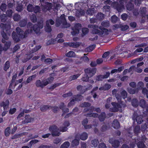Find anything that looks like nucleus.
I'll list each match as a JSON object with an SVG mask.
<instances>
[{"label":"nucleus","mask_w":148,"mask_h":148,"mask_svg":"<svg viewBox=\"0 0 148 148\" xmlns=\"http://www.w3.org/2000/svg\"><path fill=\"white\" fill-rule=\"evenodd\" d=\"M101 26L99 27L98 25L93 24H90L88 27L92 28V33L93 34H97L99 35H102L103 34L106 35L108 34V29L104 27L108 28L110 25L109 22L108 21H103L101 23Z\"/></svg>","instance_id":"1"},{"label":"nucleus","mask_w":148,"mask_h":148,"mask_svg":"<svg viewBox=\"0 0 148 148\" xmlns=\"http://www.w3.org/2000/svg\"><path fill=\"white\" fill-rule=\"evenodd\" d=\"M97 69L96 68H88L84 70L86 74L82 78V80L84 82H87L89 80V77H91L96 73Z\"/></svg>","instance_id":"2"},{"label":"nucleus","mask_w":148,"mask_h":148,"mask_svg":"<svg viewBox=\"0 0 148 148\" xmlns=\"http://www.w3.org/2000/svg\"><path fill=\"white\" fill-rule=\"evenodd\" d=\"M49 130L51 132L52 135L53 136H58L60 135V133L58 132V129L55 125L50 126Z\"/></svg>","instance_id":"3"},{"label":"nucleus","mask_w":148,"mask_h":148,"mask_svg":"<svg viewBox=\"0 0 148 148\" xmlns=\"http://www.w3.org/2000/svg\"><path fill=\"white\" fill-rule=\"evenodd\" d=\"M16 32L14 31L12 32V38L14 41L18 42L21 39L23 38V37H21L22 36L21 35V33L20 32V30H18L17 31L16 30Z\"/></svg>","instance_id":"4"},{"label":"nucleus","mask_w":148,"mask_h":148,"mask_svg":"<svg viewBox=\"0 0 148 148\" xmlns=\"http://www.w3.org/2000/svg\"><path fill=\"white\" fill-rule=\"evenodd\" d=\"M123 0H120V4H119L117 2H114V6L115 8L116 9L118 12H121L123 9L124 8V6L123 4V3L122 1Z\"/></svg>","instance_id":"5"},{"label":"nucleus","mask_w":148,"mask_h":148,"mask_svg":"<svg viewBox=\"0 0 148 148\" xmlns=\"http://www.w3.org/2000/svg\"><path fill=\"white\" fill-rule=\"evenodd\" d=\"M82 27V25L80 23H76L74 26V27L72 29L73 31L71 32V34L73 36H75L78 34L79 32V30Z\"/></svg>","instance_id":"6"},{"label":"nucleus","mask_w":148,"mask_h":148,"mask_svg":"<svg viewBox=\"0 0 148 148\" xmlns=\"http://www.w3.org/2000/svg\"><path fill=\"white\" fill-rule=\"evenodd\" d=\"M113 107L110 108V111L113 112H116L118 111L119 108H121V106L119 103L115 102H112L111 103Z\"/></svg>","instance_id":"7"},{"label":"nucleus","mask_w":148,"mask_h":148,"mask_svg":"<svg viewBox=\"0 0 148 148\" xmlns=\"http://www.w3.org/2000/svg\"><path fill=\"white\" fill-rule=\"evenodd\" d=\"M43 24L40 22H38L37 24H35L32 27V28L34 32L36 34H38L40 31V29L43 28Z\"/></svg>","instance_id":"8"},{"label":"nucleus","mask_w":148,"mask_h":148,"mask_svg":"<svg viewBox=\"0 0 148 148\" xmlns=\"http://www.w3.org/2000/svg\"><path fill=\"white\" fill-rule=\"evenodd\" d=\"M144 86L143 83L141 81L139 82L138 83V86L139 88H142V93L146 95V97L148 99V90L145 88H143Z\"/></svg>","instance_id":"9"},{"label":"nucleus","mask_w":148,"mask_h":148,"mask_svg":"<svg viewBox=\"0 0 148 148\" xmlns=\"http://www.w3.org/2000/svg\"><path fill=\"white\" fill-rule=\"evenodd\" d=\"M143 116L142 115H138L134 114L133 115L132 119L133 120H136L138 124H140L143 122Z\"/></svg>","instance_id":"10"},{"label":"nucleus","mask_w":148,"mask_h":148,"mask_svg":"<svg viewBox=\"0 0 148 148\" xmlns=\"http://www.w3.org/2000/svg\"><path fill=\"white\" fill-rule=\"evenodd\" d=\"M35 84L38 87L43 88L48 84V83L47 82H45L44 80L42 82L40 80H38L36 81Z\"/></svg>","instance_id":"11"},{"label":"nucleus","mask_w":148,"mask_h":148,"mask_svg":"<svg viewBox=\"0 0 148 148\" xmlns=\"http://www.w3.org/2000/svg\"><path fill=\"white\" fill-rule=\"evenodd\" d=\"M16 30L17 31L20 30V32L21 33V37H23V38H25L27 37L29 35L30 32V30L29 29H26L24 33L23 31L19 27H17L16 28Z\"/></svg>","instance_id":"12"},{"label":"nucleus","mask_w":148,"mask_h":148,"mask_svg":"<svg viewBox=\"0 0 148 148\" xmlns=\"http://www.w3.org/2000/svg\"><path fill=\"white\" fill-rule=\"evenodd\" d=\"M63 44L65 47L69 46L74 48L78 47L80 45L78 42H76L75 43L74 42H64Z\"/></svg>","instance_id":"13"},{"label":"nucleus","mask_w":148,"mask_h":148,"mask_svg":"<svg viewBox=\"0 0 148 148\" xmlns=\"http://www.w3.org/2000/svg\"><path fill=\"white\" fill-rule=\"evenodd\" d=\"M9 104V101L7 99L5 101L1 102L0 103V106L3 107L4 110L7 109L8 107Z\"/></svg>","instance_id":"14"},{"label":"nucleus","mask_w":148,"mask_h":148,"mask_svg":"<svg viewBox=\"0 0 148 148\" xmlns=\"http://www.w3.org/2000/svg\"><path fill=\"white\" fill-rule=\"evenodd\" d=\"M25 119L23 122H24V123H28L31 122L34 120V119L32 117H30V115L26 114L25 116Z\"/></svg>","instance_id":"15"},{"label":"nucleus","mask_w":148,"mask_h":148,"mask_svg":"<svg viewBox=\"0 0 148 148\" xmlns=\"http://www.w3.org/2000/svg\"><path fill=\"white\" fill-rule=\"evenodd\" d=\"M45 5H42L43 7L45 9L48 11L52 9L53 5L51 3L46 2H45Z\"/></svg>","instance_id":"16"},{"label":"nucleus","mask_w":148,"mask_h":148,"mask_svg":"<svg viewBox=\"0 0 148 148\" xmlns=\"http://www.w3.org/2000/svg\"><path fill=\"white\" fill-rule=\"evenodd\" d=\"M113 127L115 129H118L120 127V124L119 121L117 119H114L112 123Z\"/></svg>","instance_id":"17"},{"label":"nucleus","mask_w":148,"mask_h":148,"mask_svg":"<svg viewBox=\"0 0 148 148\" xmlns=\"http://www.w3.org/2000/svg\"><path fill=\"white\" fill-rule=\"evenodd\" d=\"M1 34L3 39H2L1 41L2 43H5V40H8V37L7 34L4 31H2L1 32Z\"/></svg>","instance_id":"18"},{"label":"nucleus","mask_w":148,"mask_h":148,"mask_svg":"<svg viewBox=\"0 0 148 148\" xmlns=\"http://www.w3.org/2000/svg\"><path fill=\"white\" fill-rule=\"evenodd\" d=\"M141 130L140 126L138 125L135 126L134 130V133L135 136H138L139 134L140 133Z\"/></svg>","instance_id":"19"},{"label":"nucleus","mask_w":148,"mask_h":148,"mask_svg":"<svg viewBox=\"0 0 148 148\" xmlns=\"http://www.w3.org/2000/svg\"><path fill=\"white\" fill-rule=\"evenodd\" d=\"M98 117L101 122L103 121L106 118L105 112H101L99 115H98Z\"/></svg>","instance_id":"20"},{"label":"nucleus","mask_w":148,"mask_h":148,"mask_svg":"<svg viewBox=\"0 0 148 148\" xmlns=\"http://www.w3.org/2000/svg\"><path fill=\"white\" fill-rule=\"evenodd\" d=\"M120 142L118 140H114L111 142L112 146L115 148L118 147L120 145Z\"/></svg>","instance_id":"21"},{"label":"nucleus","mask_w":148,"mask_h":148,"mask_svg":"<svg viewBox=\"0 0 148 148\" xmlns=\"http://www.w3.org/2000/svg\"><path fill=\"white\" fill-rule=\"evenodd\" d=\"M131 103L132 106L135 108L137 107L139 104L138 100L136 98L133 99L132 100Z\"/></svg>","instance_id":"22"},{"label":"nucleus","mask_w":148,"mask_h":148,"mask_svg":"<svg viewBox=\"0 0 148 148\" xmlns=\"http://www.w3.org/2000/svg\"><path fill=\"white\" fill-rule=\"evenodd\" d=\"M84 116L87 117H92L94 118H97L98 117V114L96 113H88L85 114Z\"/></svg>","instance_id":"23"},{"label":"nucleus","mask_w":148,"mask_h":148,"mask_svg":"<svg viewBox=\"0 0 148 148\" xmlns=\"http://www.w3.org/2000/svg\"><path fill=\"white\" fill-rule=\"evenodd\" d=\"M88 137V134L86 132H83L80 135V139L83 140H86Z\"/></svg>","instance_id":"24"},{"label":"nucleus","mask_w":148,"mask_h":148,"mask_svg":"<svg viewBox=\"0 0 148 148\" xmlns=\"http://www.w3.org/2000/svg\"><path fill=\"white\" fill-rule=\"evenodd\" d=\"M52 106L44 105L40 108V110L42 112H45L47 110L52 108Z\"/></svg>","instance_id":"25"},{"label":"nucleus","mask_w":148,"mask_h":148,"mask_svg":"<svg viewBox=\"0 0 148 148\" xmlns=\"http://www.w3.org/2000/svg\"><path fill=\"white\" fill-rule=\"evenodd\" d=\"M73 98L75 99V101H81L83 97L81 95L78 94L74 95Z\"/></svg>","instance_id":"26"},{"label":"nucleus","mask_w":148,"mask_h":148,"mask_svg":"<svg viewBox=\"0 0 148 148\" xmlns=\"http://www.w3.org/2000/svg\"><path fill=\"white\" fill-rule=\"evenodd\" d=\"M75 53L73 51H70L66 54V56L68 57H75Z\"/></svg>","instance_id":"27"},{"label":"nucleus","mask_w":148,"mask_h":148,"mask_svg":"<svg viewBox=\"0 0 148 148\" xmlns=\"http://www.w3.org/2000/svg\"><path fill=\"white\" fill-rule=\"evenodd\" d=\"M3 47V50L6 51L10 47L11 42L10 41L6 42Z\"/></svg>","instance_id":"28"},{"label":"nucleus","mask_w":148,"mask_h":148,"mask_svg":"<svg viewBox=\"0 0 148 148\" xmlns=\"http://www.w3.org/2000/svg\"><path fill=\"white\" fill-rule=\"evenodd\" d=\"M45 30L47 32L49 33L52 31L51 26L49 24L48 22H47V23H46V25L45 26Z\"/></svg>","instance_id":"29"},{"label":"nucleus","mask_w":148,"mask_h":148,"mask_svg":"<svg viewBox=\"0 0 148 148\" xmlns=\"http://www.w3.org/2000/svg\"><path fill=\"white\" fill-rule=\"evenodd\" d=\"M11 130L10 127H8L5 130L4 133L6 137L8 136L10 133Z\"/></svg>","instance_id":"30"},{"label":"nucleus","mask_w":148,"mask_h":148,"mask_svg":"<svg viewBox=\"0 0 148 148\" xmlns=\"http://www.w3.org/2000/svg\"><path fill=\"white\" fill-rule=\"evenodd\" d=\"M127 91L130 94H134L136 93H137L138 92V90L137 88L133 89L129 88H128Z\"/></svg>","instance_id":"31"},{"label":"nucleus","mask_w":148,"mask_h":148,"mask_svg":"<svg viewBox=\"0 0 148 148\" xmlns=\"http://www.w3.org/2000/svg\"><path fill=\"white\" fill-rule=\"evenodd\" d=\"M10 66V62L9 61H7L5 63L4 66H3V70L5 71H7L8 69Z\"/></svg>","instance_id":"32"},{"label":"nucleus","mask_w":148,"mask_h":148,"mask_svg":"<svg viewBox=\"0 0 148 148\" xmlns=\"http://www.w3.org/2000/svg\"><path fill=\"white\" fill-rule=\"evenodd\" d=\"M139 104L140 106L143 108H145L146 106L147 105L146 101L144 99H141L140 101Z\"/></svg>","instance_id":"33"},{"label":"nucleus","mask_w":148,"mask_h":148,"mask_svg":"<svg viewBox=\"0 0 148 148\" xmlns=\"http://www.w3.org/2000/svg\"><path fill=\"white\" fill-rule=\"evenodd\" d=\"M27 22L26 20L23 19L19 23V25L21 27H25L27 24Z\"/></svg>","instance_id":"34"},{"label":"nucleus","mask_w":148,"mask_h":148,"mask_svg":"<svg viewBox=\"0 0 148 148\" xmlns=\"http://www.w3.org/2000/svg\"><path fill=\"white\" fill-rule=\"evenodd\" d=\"M95 9L94 8H88L86 11V13L90 15H92L94 13Z\"/></svg>","instance_id":"35"},{"label":"nucleus","mask_w":148,"mask_h":148,"mask_svg":"<svg viewBox=\"0 0 148 148\" xmlns=\"http://www.w3.org/2000/svg\"><path fill=\"white\" fill-rule=\"evenodd\" d=\"M118 27L121 28V30L122 31H124L127 30L129 28V26L127 25H120Z\"/></svg>","instance_id":"36"},{"label":"nucleus","mask_w":148,"mask_h":148,"mask_svg":"<svg viewBox=\"0 0 148 148\" xmlns=\"http://www.w3.org/2000/svg\"><path fill=\"white\" fill-rule=\"evenodd\" d=\"M70 145L69 142L68 141L63 143L60 147V148H68Z\"/></svg>","instance_id":"37"},{"label":"nucleus","mask_w":148,"mask_h":148,"mask_svg":"<svg viewBox=\"0 0 148 148\" xmlns=\"http://www.w3.org/2000/svg\"><path fill=\"white\" fill-rule=\"evenodd\" d=\"M91 105L90 103L88 102H85L82 103L80 106L82 108H85L90 107Z\"/></svg>","instance_id":"38"},{"label":"nucleus","mask_w":148,"mask_h":148,"mask_svg":"<svg viewBox=\"0 0 148 148\" xmlns=\"http://www.w3.org/2000/svg\"><path fill=\"white\" fill-rule=\"evenodd\" d=\"M56 41V39L52 38L51 40H49L47 42V45H53L55 43Z\"/></svg>","instance_id":"39"},{"label":"nucleus","mask_w":148,"mask_h":148,"mask_svg":"<svg viewBox=\"0 0 148 148\" xmlns=\"http://www.w3.org/2000/svg\"><path fill=\"white\" fill-rule=\"evenodd\" d=\"M79 140L75 139L72 140L71 143V145L73 147L79 145Z\"/></svg>","instance_id":"40"},{"label":"nucleus","mask_w":148,"mask_h":148,"mask_svg":"<svg viewBox=\"0 0 148 148\" xmlns=\"http://www.w3.org/2000/svg\"><path fill=\"white\" fill-rule=\"evenodd\" d=\"M30 19L32 22L33 23H36L37 21V18L35 14H33L30 16Z\"/></svg>","instance_id":"41"},{"label":"nucleus","mask_w":148,"mask_h":148,"mask_svg":"<svg viewBox=\"0 0 148 148\" xmlns=\"http://www.w3.org/2000/svg\"><path fill=\"white\" fill-rule=\"evenodd\" d=\"M79 76V74L71 75L69 77V80L71 81L73 80L76 79L78 78Z\"/></svg>","instance_id":"42"},{"label":"nucleus","mask_w":148,"mask_h":148,"mask_svg":"<svg viewBox=\"0 0 148 148\" xmlns=\"http://www.w3.org/2000/svg\"><path fill=\"white\" fill-rule=\"evenodd\" d=\"M96 46V45L95 44L90 46L87 48V51L89 52L92 51L95 48Z\"/></svg>","instance_id":"43"},{"label":"nucleus","mask_w":148,"mask_h":148,"mask_svg":"<svg viewBox=\"0 0 148 148\" xmlns=\"http://www.w3.org/2000/svg\"><path fill=\"white\" fill-rule=\"evenodd\" d=\"M0 26L1 28L2 29L3 31H4L9 27V26L8 25L3 23H1Z\"/></svg>","instance_id":"44"},{"label":"nucleus","mask_w":148,"mask_h":148,"mask_svg":"<svg viewBox=\"0 0 148 148\" xmlns=\"http://www.w3.org/2000/svg\"><path fill=\"white\" fill-rule=\"evenodd\" d=\"M99 143L98 140L97 139H95L92 141V144L95 147H97Z\"/></svg>","instance_id":"45"},{"label":"nucleus","mask_w":148,"mask_h":148,"mask_svg":"<svg viewBox=\"0 0 148 148\" xmlns=\"http://www.w3.org/2000/svg\"><path fill=\"white\" fill-rule=\"evenodd\" d=\"M121 97L123 99L126 98L127 96V93L126 91L123 90L121 93Z\"/></svg>","instance_id":"46"},{"label":"nucleus","mask_w":148,"mask_h":148,"mask_svg":"<svg viewBox=\"0 0 148 148\" xmlns=\"http://www.w3.org/2000/svg\"><path fill=\"white\" fill-rule=\"evenodd\" d=\"M7 5L6 4L2 3L0 7V9L3 12H5L6 9Z\"/></svg>","instance_id":"47"},{"label":"nucleus","mask_w":148,"mask_h":148,"mask_svg":"<svg viewBox=\"0 0 148 148\" xmlns=\"http://www.w3.org/2000/svg\"><path fill=\"white\" fill-rule=\"evenodd\" d=\"M147 128V124L145 123V124L142 125L141 127V131L144 133L145 132V131Z\"/></svg>","instance_id":"48"},{"label":"nucleus","mask_w":148,"mask_h":148,"mask_svg":"<svg viewBox=\"0 0 148 148\" xmlns=\"http://www.w3.org/2000/svg\"><path fill=\"white\" fill-rule=\"evenodd\" d=\"M82 34L85 35L88 33L89 29L87 28L83 27L82 29Z\"/></svg>","instance_id":"49"},{"label":"nucleus","mask_w":148,"mask_h":148,"mask_svg":"<svg viewBox=\"0 0 148 148\" xmlns=\"http://www.w3.org/2000/svg\"><path fill=\"white\" fill-rule=\"evenodd\" d=\"M13 19L15 21H18L20 19V16L18 14H15L13 16Z\"/></svg>","instance_id":"50"},{"label":"nucleus","mask_w":148,"mask_h":148,"mask_svg":"<svg viewBox=\"0 0 148 148\" xmlns=\"http://www.w3.org/2000/svg\"><path fill=\"white\" fill-rule=\"evenodd\" d=\"M52 108H50V109H52V110L54 113H57L59 110L58 107L56 106H52Z\"/></svg>","instance_id":"51"},{"label":"nucleus","mask_w":148,"mask_h":148,"mask_svg":"<svg viewBox=\"0 0 148 148\" xmlns=\"http://www.w3.org/2000/svg\"><path fill=\"white\" fill-rule=\"evenodd\" d=\"M72 95L73 93L71 92H69L68 93L64 94L62 96L64 98H66L71 96Z\"/></svg>","instance_id":"52"},{"label":"nucleus","mask_w":148,"mask_h":148,"mask_svg":"<svg viewBox=\"0 0 148 148\" xmlns=\"http://www.w3.org/2000/svg\"><path fill=\"white\" fill-rule=\"evenodd\" d=\"M128 17V15L126 13H123L121 16V18L124 21L126 20Z\"/></svg>","instance_id":"53"},{"label":"nucleus","mask_w":148,"mask_h":148,"mask_svg":"<svg viewBox=\"0 0 148 148\" xmlns=\"http://www.w3.org/2000/svg\"><path fill=\"white\" fill-rule=\"evenodd\" d=\"M137 146L138 148H145V145L142 142H139L137 144Z\"/></svg>","instance_id":"54"},{"label":"nucleus","mask_w":148,"mask_h":148,"mask_svg":"<svg viewBox=\"0 0 148 148\" xmlns=\"http://www.w3.org/2000/svg\"><path fill=\"white\" fill-rule=\"evenodd\" d=\"M13 11L12 10L10 9L7 10L6 12V13L8 16L9 17H11L12 16Z\"/></svg>","instance_id":"55"},{"label":"nucleus","mask_w":148,"mask_h":148,"mask_svg":"<svg viewBox=\"0 0 148 148\" xmlns=\"http://www.w3.org/2000/svg\"><path fill=\"white\" fill-rule=\"evenodd\" d=\"M75 103V100L74 99H72L68 103V107H70L71 106L73 105Z\"/></svg>","instance_id":"56"},{"label":"nucleus","mask_w":148,"mask_h":148,"mask_svg":"<svg viewBox=\"0 0 148 148\" xmlns=\"http://www.w3.org/2000/svg\"><path fill=\"white\" fill-rule=\"evenodd\" d=\"M108 127L106 125H103L101 128L100 130L101 132H104L108 129Z\"/></svg>","instance_id":"57"},{"label":"nucleus","mask_w":148,"mask_h":148,"mask_svg":"<svg viewBox=\"0 0 148 148\" xmlns=\"http://www.w3.org/2000/svg\"><path fill=\"white\" fill-rule=\"evenodd\" d=\"M53 79L54 78L53 77H50L48 78L47 79L44 80V81L45 82H47L48 84L52 82Z\"/></svg>","instance_id":"58"},{"label":"nucleus","mask_w":148,"mask_h":148,"mask_svg":"<svg viewBox=\"0 0 148 148\" xmlns=\"http://www.w3.org/2000/svg\"><path fill=\"white\" fill-rule=\"evenodd\" d=\"M83 86L81 85H79L77 87V89L78 91H80L81 93L83 94L84 93H82L84 91V90H82Z\"/></svg>","instance_id":"59"},{"label":"nucleus","mask_w":148,"mask_h":148,"mask_svg":"<svg viewBox=\"0 0 148 148\" xmlns=\"http://www.w3.org/2000/svg\"><path fill=\"white\" fill-rule=\"evenodd\" d=\"M16 109L15 108H10L9 111V113L10 114L12 115L16 111Z\"/></svg>","instance_id":"60"},{"label":"nucleus","mask_w":148,"mask_h":148,"mask_svg":"<svg viewBox=\"0 0 148 148\" xmlns=\"http://www.w3.org/2000/svg\"><path fill=\"white\" fill-rule=\"evenodd\" d=\"M146 12V8L145 7L143 8L140 10V13L142 15L145 14Z\"/></svg>","instance_id":"61"},{"label":"nucleus","mask_w":148,"mask_h":148,"mask_svg":"<svg viewBox=\"0 0 148 148\" xmlns=\"http://www.w3.org/2000/svg\"><path fill=\"white\" fill-rule=\"evenodd\" d=\"M68 130V128L66 127H62L60 128L59 131L60 132H64Z\"/></svg>","instance_id":"62"},{"label":"nucleus","mask_w":148,"mask_h":148,"mask_svg":"<svg viewBox=\"0 0 148 148\" xmlns=\"http://www.w3.org/2000/svg\"><path fill=\"white\" fill-rule=\"evenodd\" d=\"M79 13L78 14L80 16H84L85 12V11L83 10L80 9L78 11Z\"/></svg>","instance_id":"63"},{"label":"nucleus","mask_w":148,"mask_h":148,"mask_svg":"<svg viewBox=\"0 0 148 148\" xmlns=\"http://www.w3.org/2000/svg\"><path fill=\"white\" fill-rule=\"evenodd\" d=\"M63 125L65 127H67L70 126V123L69 122V121L66 120L65 121L63 124Z\"/></svg>","instance_id":"64"}]
</instances>
